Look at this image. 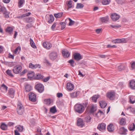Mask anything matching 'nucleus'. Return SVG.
Returning <instances> with one entry per match:
<instances>
[{"label": "nucleus", "mask_w": 135, "mask_h": 135, "mask_svg": "<svg viewBox=\"0 0 135 135\" xmlns=\"http://www.w3.org/2000/svg\"><path fill=\"white\" fill-rule=\"evenodd\" d=\"M6 8L3 6L0 5V12H5Z\"/></svg>", "instance_id": "nucleus-46"}, {"label": "nucleus", "mask_w": 135, "mask_h": 135, "mask_svg": "<svg viewBox=\"0 0 135 135\" xmlns=\"http://www.w3.org/2000/svg\"><path fill=\"white\" fill-rule=\"evenodd\" d=\"M80 92L79 91H75L70 93V97L72 98L76 97L79 95Z\"/></svg>", "instance_id": "nucleus-15"}, {"label": "nucleus", "mask_w": 135, "mask_h": 135, "mask_svg": "<svg viewBox=\"0 0 135 135\" xmlns=\"http://www.w3.org/2000/svg\"><path fill=\"white\" fill-rule=\"evenodd\" d=\"M31 14V13L30 12H28L24 14L21 16V18H23L25 17L29 16Z\"/></svg>", "instance_id": "nucleus-51"}, {"label": "nucleus", "mask_w": 135, "mask_h": 135, "mask_svg": "<svg viewBox=\"0 0 135 135\" xmlns=\"http://www.w3.org/2000/svg\"><path fill=\"white\" fill-rule=\"evenodd\" d=\"M77 125L78 126L82 127L84 125L83 120L81 118L77 120Z\"/></svg>", "instance_id": "nucleus-16"}, {"label": "nucleus", "mask_w": 135, "mask_h": 135, "mask_svg": "<svg viewBox=\"0 0 135 135\" xmlns=\"http://www.w3.org/2000/svg\"><path fill=\"white\" fill-rule=\"evenodd\" d=\"M30 45L32 48L34 49L36 48L35 44L33 42V40L31 38L30 39Z\"/></svg>", "instance_id": "nucleus-29"}, {"label": "nucleus", "mask_w": 135, "mask_h": 135, "mask_svg": "<svg viewBox=\"0 0 135 135\" xmlns=\"http://www.w3.org/2000/svg\"><path fill=\"white\" fill-rule=\"evenodd\" d=\"M1 87L5 91H7L8 90V87L4 84H3L1 86Z\"/></svg>", "instance_id": "nucleus-52"}, {"label": "nucleus", "mask_w": 135, "mask_h": 135, "mask_svg": "<svg viewBox=\"0 0 135 135\" xmlns=\"http://www.w3.org/2000/svg\"><path fill=\"white\" fill-rule=\"evenodd\" d=\"M105 124L104 123H102L98 125L97 128L100 131H102L105 129Z\"/></svg>", "instance_id": "nucleus-14"}, {"label": "nucleus", "mask_w": 135, "mask_h": 135, "mask_svg": "<svg viewBox=\"0 0 135 135\" xmlns=\"http://www.w3.org/2000/svg\"><path fill=\"white\" fill-rule=\"evenodd\" d=\"M56 25V23H54L52 26L51 28L52 30H54Z\"/></svg>", "instance_id": "nucleus-63"}, {"label": "nucleus", "mask_w": 135, "mask_h": 135, "mask_svg": "<svg viewBox=\"0 0 135 135\" xmlns=\"http://www.w3.org/2000/svg\"><path fill=\"white\" fill-rule=\"evenodd\" d=\"M110 26L113 28H120L121 27V26L120 25H116V26H113L112 25H111Z\"/></svg>", "instance_id": "nucleus-54"}, {"label": "nucleus", "mask_w": 135, "mask_h": 135, "mask_svg": "<svg viewBox=\"0 0 135 135\" xmlns=\"http://www.w3.org/2000/svg\"><path fill=\"white\" fill-rule=\"evenodd\" d=\"M115 96V93L113 92H108L107 95V97L111 100L113 99Z\"/></svg>", "instance_id": "nucleus-10"}, {"label": "nucleus", "mask_w": 135, "mask_h": 135, "mask_svg": "<svg viewBox=\"0 0 135 135\" xmlns=\"http://www.w3.org/2000/svg\"><path fill=\"white\" fill-rule=\"evenodd\" d=\"M131 67L133 69H135V62H133L131 64Z\"/></svg>", "instance_id": "nucleus-64"}, {"label": "nucleus", "mask_w": 135, "mask_h": 135, "mask_svg": "<svg viewBox=\"0 0 135 135\" xmlns=\"http://www.w3.org/2000/svg\"><path fill=\"white\" fill-rule=\"evenodd\" d=\"M13 30V28L11 27H8L6 29V32H7L11 34Z\"/></svg>", "instance_id": "nucleus-30"}, {"label": "nucleus", "mask_w": 135, "mask_h": 135, "mask_svg": "<svg viewBox=\"0 0 135 135\" xmlns=\"http://www.w3.org/2000/svg\"><path fill=\"white\" fill-rule=\"evenodd\" d=\"M116 2L118 3L122 4L125 2V0H118Z\"/></svg>", "instance_id": "nucleus-50"}, {"label": "nucleus", "mask_w": 135, "mask_h": 135, "mask_svg": "<svg viewBox=\"0 0 135 135\" xmlns=\"http://www.w3.org/2000/svg\"><path fill=\"white\" fill-rule=\"evenodd\" d=\"M87 122H90L91 119V117L90 116H88L85 118Z\"/></svg>", "instance_id": "nucleus-53"}, {"label": "nucleus", "mask_w": 135, "mask_h": 135, "mask_svg": "<svg viewBox=\"0 0 135 135\" xmlns=\"http://www.w3.org/2000/svg\"><path fill=\"white\" fill-rule=\"evenodd\" d=\"M25 0H18V6L20 7L22 6L23 4L25 3Z\"/></svg>", "instance_id": "nucleus-35"}, {"label": "nucleus", "mask_w": 135, "mask_h": 135, "mask_svg": "<svg viewBox=\"0 0 135 135\" xmlns=\"http://www.w3.org/2000/svg\"><path fill=\"white\" fill-rule=\"evenodd\" d=\"M62 53L63 56L65 58L68 57L70 55L69 52L66 49L63 50L62 51Z\"/></svg>", "instance_id": "nucleus-12"}, {"label": "nucleus", "mask_w": 135, "mask_h": 135, "mask_svg": "<svg viewBox=\"0 0 135 135\" xmlns=\"http://www.w3.org/2000/svg\"><path fill=\"white\" fill-rule=\"evenodd\" d=\"M32 87L30 85L26 84L25 85V89L27 92H28L32 90Z\"/></svg>", "instance_id": "nucleus-21"}, {"label": "nucleus", "mask_w": 135, "mask_h": 135, "mask_svg": "<svg viewBox=\"0 0 135 135\" xmlns=\"http://www.w3.org/2000/svg\"><path fill=\"white\" fill-rule=\"evenodd\" d=\"M62 93H58L57 94V97L58 98H60L62 97Z\"/></svg>", "instance_id": "nucleus-61"}, {"label": "nucleus", "mask_w": 135, "mask_h": 135, "mask_svg": "<svg viewBox=\"0 0 135 135\" xmlns=\"http://www.w3.org/2000/svg\"><path fill=\"white\" fill-rule=\"evenodd\" d=\"M129 129L130 131H134L135 129V124L134 123H133L129 127Z\"/></svg>", "instance_id": "nucleus-33"}, {"label": "nucleus", "mask_w": 135, "mask_h": 135, "mask_svg": "<svg viewBox=\"0 0 135 135\" xmlns=\"http://www.w3.org/2000/svg\"><path fill=\"white\" fill-rule=\"evenodd\" d=\"M84 6V5L81 3H78L76 7V8L77 9L80 8H83Z\"/></svg>", "instance_id": "nucleus-45"}, {"label": "nucleus", "mask_w": 135, "mask_h": 135, "mask_svg": "<svg viewBox=\"0 0 135 135\" xmlns=\"http://www.w3.org/2000/svg\"><path fill=\"white\" fill-rule=\"evenodd\" d=\"M44 47L47 49H49L52 47V44L50 42H44L43 43Z\"/></svg>", "instance_id": "nucleus-9"}, {"label": "nucleus", "mask_w": 135, "mask_h": 135, "mask_svg": "<svg viewBox=\"0 0 135 135\" xmlns=\"http://www.w3.org/2000/svg\"><path fill=\"white\" fill-rule=\"evenodd\" d=\"M74 58L77 61H79L83 58V56L79 53H76L73 55Z\"/></svg>", "instance_id": "nucleus-5"}, {"label": "nucleus", "mask_w": 135, "mask_h": 135, "mask_svg": "<svg viewBox=\"0 0 135 135\" xmlns=\"http://www.w3.org/2000/svg\"><path fill=\"white\" fill-rule=\"evenodd\" d=\"M119 123L121 125H124L126 124V120L124 118H122L120 120Z\"/></svg>", "instance_id": "nucleus-39"}, {"label": "nucleus", "mask_w": 135, "mask_h": 135, "mask_svg": "<svg viewBox=\"0 0 135 135\" xmlns=\"http://www.w3.org/2000/svg\"><path fill=\"white\" fill-rule=\"evenodd\" d=\"M62 12L59 13L57 14H54V16L56 18H60L62 16Z\"/></svg>", "instance_id": "nucleus-38"}, {"label": "nucleus", "mask_w": 135, "mask_h": 135, "mask_svg": "<svg viewBox=\"0 0 135 135\" xmlns=\"http://www.w3.org/2000/svg\"><path fill=\"white\" fill-rule=\"evenodd\" d=\"M57 56V55L56 52H53L51 53L49 55L50 59L52 60H54L55 59Z\"/></svg>", "instance_id": "nucleus-7"}, {"label": "nucleus", "mask_w": 135, "mask_h": 135, "mask_svg": "<svg viewBox=\"0 0 135 135\" xmlns=\"http://www.w3.org/2000/svg\"><path fill=\"white\" fill-rule=\"evenodd\" d=\"M127 42L126 39L125 38L116 39L117 43H126Z\"/></svg>", "instance_id": "nucleus-22"}, {"label": "nucleus", "mask_w": 135, "mask_h": 135, "mask_svg": "<svg viewBox=\"0 0 135 135\" xmlns=\"http://www.w3.org/2000/svg\"><path fill=\"white\" fill-rule=\"evenodd\" d=\"M74 61L73 59H71L68 61V62L73 67L74 66Z\"/></svg>", "instance_id": "nucleus-44"}, {"label": "nucleus", "mask_w": 135, "mask_h": 135, "mask_svg": "<svg viewBox=\"0 0 135 135\" xmlns=\"http://www.w3.org/2000/svg\"><path fill=\"white\" fill-rule=\"evenodd\" d=\"M66 88L69 91H71L74 89V86L71 83H68L67 84Z\"/></svg>", "instance_id": "nucleus-11"}, {"label": "nucleus", "mask_w": 135, "mask_h": 135, "mask_svg": "<svg viewBox=\"0 0 135 135\" xmlns=\"http://www.w3.org/2000/svg\"><path fill=\"white\" fill-rule=\"evenodd\" d=\"M22 69V67L20 65H17L13 68L12 70L14 73L17 74L20 73Z\"/></svg>", "instance_id": "nucleus-3"}, {"label": "nucleus", "mask_w": 135, "mask_h": 135, "mask_svg": "<svg viewBox=\"0 0 135 135\" xmlns=\"http://www.w3.org/2000/svg\"><path fill=\"white\" fill-rule=\"evenodd\" d=\"M47 18H48L50 19V20L48 21V22L49 23H52L54 20V17L52 15H50V16H46V19H47Z\"/></svg>", "instance_id": "nucleus-18"}, {"label": "nucleus", "mask_w": 135, "mask_h": 135, "mask_svg": "<svg viewBox=\"0 0 135 135\" xmlns=\"http://www.w3.org/2000/svg\"><path fill=\"white\" fill-rule=\"evenodd\" d=\"M31 26H32L31 24V23H29L28 24L26 25V29H28L29 28L31 27Z\"/></svg>", "instance_id": "nucleus-60"}, {"label": "nucleus", "mask_w": 135, "mask_h": 135, "mask_svg": "<svg viewBox=\"0 0 135 135\" xmlns=\"http://www.w3.org/2000/svg\"><path fill=\"white\" fill-rule=\"evenodd\" d=\"M72 1H69L68 2V3H67V4L68 6V9L69 8H70L72 7Z\"/></svg>", "instance_id": "nucleus-48"}, {"label": "nucleus", "mask_w": 135, "mask_h": 135, "mask_svg": "<svg viewBox=\"0 0 135 135\" xmlns=\"http://www.w3.org/2000/svg\"><path fill=\"white\" fill-rule=\"evenodd\" d=\"M15 91L12 89H11L8 90V94L10 97L13 98L14 97Z\"/></svg>", "instance_id": "nucleus-20"}, {"label": "nucleus", "mask_w": 135, "mask_h": 135, "mask_svg": "<svg viewBox=\"0 0 135 135\" xmlns=\"http://www.w3.org/2000/svg\"><path fill=\"white\" fill-rule=\"evenodd\" d=\"M18 50H21V47L20 46H18L16 49L14 51V53L15 54H16Z\"/></svg>", "instance_id": "nucleus-55"}, {"label": "nucleus", "mask_w": 135, "mask_h": 135, "mask_svg": "<svg viewBox=\"0 0 135 135\" xmlns=\"http://www.w3.org/2000/svg\"><path fill=\"white\" fill-rule=\"evenodd\" d=\"M89 109V112L92 113L95 111L96 110V107L93 105H91L88 108Z\"/></svg>", "instance_id": "nucleus-13"}, {"label": "nucleus", "mask_w": 135, "mask_h": 135, "mask_svg": "<svg viewBox=\"0 0 135 135\" xmlns=\"http://www.w3.org/2000/svg\"><path fill=\"white\" fill-rule=\"evenodd\" d=\"M36 95L34 93L31 92L29 94V99L33 102H35L36 101Z\"/></svg>", "instance_id": "nucleus-6"}, {"label": "nucleus", "mask_w": 135, "mask_h": 135, "mask_svg": "<svg viewBox=\"0 0 135 135\" xmlns=\"http://www.w3.org/2000/svg\"><path fill=\"white\" fill-rule=\"evenodd\" d=\"M29 68L33 69H36L37 67L40 68V65H34L32 63H30L29 65Z\"/></svg>", "instance_id": "nucleus-25"}, {"label": "nucleus", "mask_w": 135, "mask_h": 135, "mask_svg": "<svg viewBox=\"0 0 135 135\" xmlns=\"http://www.w3.org/2000/svg\"><path fill=\"white\" fill-rule=\"evenodd\" d=\"M27 72V70H23L22 72L20 73V75L22 76L25 73Z\"/></svg>", "instance_id": "nucleus-57"}, {"label": "nucleus", "mask_w": 135, "mask_h": 135, "mask_svg": "<svg viewBox=\"0 0 135 135\" xmlns=\"http://www.w3.org/2000/svg\"><path fill=\"white\" fill-rule=\"evenodd\" d=\"M129 102L130 103L133 104L135 103V97L131 96L129 97Z\"/></svg>", "instance_id": "nucleus-28"}, {"label": "nucleus", "mask_w": 135, "mask_h": 135, "mask_svg": "<svg viewBox=\"0 0 135 135\" xmlns=\"http://www.w3.org/2000/svg\"><path fill=\"white\" fill-rule=\"evenodd\" d=\"M125 68V66L123 65H120L118 66V69L119 71H121Z\"/></svg>", "instance_id": "nucleus-43"}, {"label": "nucleus", "mask_w": 135, "mask_h": 135, "mask_svg": "<svg viewBox=\"0 0 135 135\" xmlns=\"http://www.w3.org/2000/svg\"><path fill=\"white\" fill-rule=\"evenodd\" d=\"M44 76L41 75V74H37L35 76V78L37 79H43Z\"/></svg>", "instance_id": "nucleus-32"}, {"label": "nucleus", "mask_w": 135, "mask_h": 135, "mask_svg": "<svg viewBox=\"0 0 135 135\" xmlns=\"http://www.w3.org/2000/svg\"><path fill=\"white\" fill-rule=\"evenodd\" d=\"M17 111L18 114L20 115H22L24 112V109L22 105L19 103L17 105Z\"/></svg>", "instance_id": "nucleus-2"}, {"label": "nucleus", "mask_w": 135, "mask_h": 135, "mask_svg": "<svg viewBox=\"0 0 135 135\" xmlns=\"http://www.w3.org/2000/svg\"><path fill=\"white\" fill-rule=\"evenodd\" d=\"M60 24L61 25V30L64 29L65 27L66 23L65 22H61L60 23Z\"/></svg>", "instance_id": "nucleus-49"}, {"label": "nucleus", "mask_w": 135, "mask_h": 135, "mask_svg": "<svg viewBox=\"0 0 135 135\" xmlns=\"http://www.w3.org/2000/svg\"><path fill=\"white\" fill-rule=\"evenodd\" d=\"M69 20V21L70 22L69 23V26H72L74 25L75 23V22L74 21H73L70 18H67L65 20V21L67 20Z\"/></svg>", "instance_id": "nucleus-36"}, {"label": "nucleus", "mask_w": 135, "mask_h": 135, "mask_svg": "<svg viewBox=\"0 0 135 135\" xmlns=\"http://www.w3.org/2000/svg\"><path fill=\"white\" fill-rule=\"evenodd\" d=\"M110 1V0H103L102 1V2L104 5H107L109 3Z\"/></svg>", "instance_id": "nucleus-47"}, {"label": "nucleus", "mask_w": 135, "mask_h": 135, "mask_svg": "<svg viewBox=\"0 0 135 135\" xmlns=\"http://www.w3.org/2000/svg\"><path fill=\"white\" fill-rule=\"evenodd\" d=\"M50 111L51 112L53 113H54L56 112L57 111L56 110L55 107V106H54L50 108Z\"/></svg>", "instance_id": "nucleus-34"}, {"label": "nucleus", "mask_w": 135, "mask_h": 135, "mask_svg": "<svg viewBox=\"0 0 135 135\" xmlns=\"http://www.w3.org/2000/svg\"><path fill=\"white\" fill-rule=\"evenodd\" d=\"M100 19L102 22L107 23L108 21L109 18L108 16H107L101 18Z\"/></svg>", "instance_id": "nucleus-24"}, {"label": "nucleus", "mask_w": 135, "mask_h": 135, "mask_svg": "<svg viewBox=\"0 0 135 135\" xmlns=\"http://www.w3.org/2000/svg\"><path fill=\"white\" fill-rule=\"evenodd\" d=\"M17 129L15 131V135H20V134L19 133Z\"/></svg>", "instance_id": "nucleus-62"}, {"label": "nucleus", "mask_w": 135, "mask_h": 135, "mask_svg": "<svg viewBox=\"0 0 135 135\" xmlns=\"http://www.w3.org/2000/svg\"><path fill=\"white\" fill-rule=\"evenodd\" d=\"M34 75L35 73L33 72L31 73H29L27 74L28 78L30 79L33 78Z\"/></svg>", "instance_id": "nucleus-31"}, {"label": "nucleus", "mask_w": 135, "mask_h": 135, "mask_svg": "<svg viewBox=\"0 0 135 135\" xmlns=\"http://www.w3.org/2000/svg\"><path fill=\"white\" fill-rule=\"evenodd\" d=\"M99 96L98 95H94L92 98V100L93 102L96 103L97 102V100L99 98Z\"/></svg>", "instance_id": "nucleus-40"}, {"label": "nucleus", "mask_w": 135, "mask_h": 135, "mask_svg": "<svg viewBox=\"0 0 135 135\" xmlns=\"http://www.w3.org/2000/svg\"><path fill=\"white\" fill-rule=\"evenodd\" d=\"M127 131V130L124 127L121 128L120 129L119 133L120 134L126 135V132Z\"/></svg>", "instance_id": "nucleus-19"}, {"label": "nucleus", "mask_w": 135, "mask_h": 135, "mask_svg": "<svg viewBox=\"0 0 135 135\" xmlns=\"http://www.w3.org/2000/svg\"><path fill=\"white\" fill-rule=\"evenodd\" d=\"M129 84L131 88L133 89H135V81L134 80H131Z\"/></svg>", "instance_id": "nucleus-23"}, {"label": "nucleus", "mask_w": 135, "mask_h": 135, "mask_svg": "<svg viewBox=\"0 0 135 135\" xmlns=\"http://www.w3.org/2000/svg\"><path fill=\"white\" fill-rule=\"evenodd\" d=\"M23 129V127L22 126H19L16 129L20 132L22 131Z\"/></svg>", "instance_id": "nucleus-41"}, {"label": "nucleus", "mask_w": 135, "mask_h": 135, "mask_svg": "<svg viewBox=\"0 0 135 135\" xmlns=\"http://www.w3.org/2000/svg\"><path fill=\"white\" fill-rule=\"evenodd\" d=\"M129 109H130L131 111H132V112H135V109L134 108H132L131 107H129L127 109V110Z\"/></svg>", "instance_id": "nucleus-58"}, {"label": "nucleus", "mask_w": 135, "mask_h": 135, "mask_svg": "<svg viewBox=\"0 0 135 135\" xmlns=\"http://www.w3.org/2000/svg\"><path fill=\"white\" fill-rule=\"evenodd\" d=\"M112 20L114 21H116L119 18V16L115 13H113L111 16Z\"/></svg>", "instance_id": "nucleus-8"}, {"label": "nucleus", "mask_w": 135, "mask_h": 135, "mask_svg": "<svg viewBox=\"0 0 135 135\" xmlns=\"http://www.w3.org/2000/svg\"><path fill=\"white\" fill-rule=\"evenodd\" d=\"M99 104L102 108H104L107 105V103L105 101L102 100L99 102Z\"/></svg>", "instance_id": "nucleus-17"}, {"label": "nucleus", "mask_w": 135, "mask_h": 135, "mask_svg": "<svg viewBox=\"0 0 135 135\" xmlns=\"http://www.w3.org/2000/svg\"><path fill=\"white\" fill-rule=\"evenodd\" d=\"M1 128L4 130H6L7 129V126L4 123H2L1 126Z\"/></svg>", "instance_id": "nucleus-27"}, {"label": "nucleus", "mask_w": 135, "mask_h": 135, "mask_svg": "<svg viewBox=\"0 0 135 135\" xmlns=\"http://www.w3.org/2000/svg\"><path fill=\"white\" fill-rule=\"evenodd\" d=\"M6 73L8 75L10 76L11 77H13V75L12 73L11 70H10L9 69H8L6 71Z\"/></svg>", "instance_id": "nucleus-37"}, {"label": "nucleus", "mask_w": 135, "mask_h": 135, "mask_svg": "<svg viewBox=\"0 0 135 135\" xmlns=\"http://www.w3.org/2000/svg\"><path fill=\"white\" fill-rule=\"evenodd\" d=\"M74 108L75 111L79 113H82L84 110V106L79 104H75L74 106Z\"/></svg>", "instance_id": "nucleus-1"}, {"label": "nucleus", "mask_w": 135, "mask_h": 135, "mask_svg": "<svg viewBox=\"0 0 135 135\" xmlns=\"http://www.w3.org/2000/svg\"><path fill=\"white\" fill-rule=\"evenodd\" d=\"M107 129L109 132H112L114 130L113 125V124H110L107 127Z\"/></svg>", "instance_id": "nucleus-26"}, {"label": "nucleus", "mask_w": 135, "mask_h": 135, "mask_svg": "<svg viewBox=\"0 0 135 135\" xmlns=\"http://www.w3.org/2000/svg\"><path fill=\"white\" fill-rule=\"evenodd\" d=\"M50 79V77H47V78H45L43 80V81L44 82H46L48 81Z\"/></svg>", "instance_id": "nucleus-59"}, {"label": "nucleus", "mask_w": 135, "mask_h": 135, "mask_svg": "<svg viewBox=\"0 0 135 135\" xmlns=\"http://www.w3.org/2000/svg\"><path fill=\"white\" fill-rule=\"evenodd\" d=\"M107 47L108 48H116L117 47L115 45H113V46H111L110 45H107Z\"/></svg>", "instance_id": "nucleus-56"}, {"label": "nucleus", "mask_w": 135, "mask_h": 135, "mask_svg": "<svg viewBox=\"0 0 135 135\" xmlns=\"http://www.w3.org/2000/svg\"><path fill=\"white\" fill-rule=\"evenodd\" d=\"M44 103L47 105H50L51 103L50 99H45L44 101Z\"/></svg>", "instance_id": "nucleus-42"}, {"label": "nucleus", "mask_w": 135, "mask_h": 135, "mask_svg": "<svg viewBox=\"0 0 135 135\" xmlns=\"http://www.w3.org/2000/svg\"><path fill=\"white\" fill-rule=\"evenodd\" d=\"M35 88L40 93L43 92L44 90V86L41 84H37L36 85Z\"/></svg>", "instance_id": "nucleus-4"}]
</instances>
